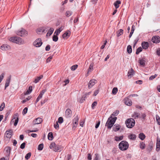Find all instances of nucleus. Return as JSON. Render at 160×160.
Returning a JSON list of instances; mask_svg holds the SVG:
<instances>
[{"label": "nucleus", "instance_id": "nucleus-54", "mask_svg": "<svg viewBox=\"0 0 160 160\" xmlns=\"http://www.w3.org/2000/svg\"><path fill=\"white\" fill-rule=\"evenodd\" d=\"M157 76V75L155 74L154 75L151 76L149 78V80H152L153 79L155 78Z\"/></svg>", "mask_w": 160, "mask_h": 160}, {"label": "nucleus", "instance_id": "nucleus-46", "mask_svg": "<svg viewBox=\"0 0 160 160\" xmlns=\"http://www.w3.org/2000/svg\"><path fill=\"white\" fill-rule=\"evenodd\" d=\"M78 65H73L71 67V69L72 71L75 70L78 68Z\"/></svg>", "mask_w": 160, "mask_h": 160}, {"label": "nucleus", "instance_id": "nucleus-62", "mask_svg": "<svg viewBox=\"0 0 160 160\" xmlns=\"http://www.w3.org/2000/svg\"><path fill=\"white\" fill-rule=\"evenodd\" d=\"M36 130H28V133H29V132H38V129L36 128Z\"/></svg>", "mask_w": 160, "mask_h": 160}, {"label": "nucleus", "instance_id": "nucleus-7", "mask_svg": "<svg viewBox=\"0 0 160 160\" xmlns=\"http://www.w3.org/2000/svg\"><path fill=\"white\" fill-rule=\"evenodd\" d=\"M152 41L154 43H158L160 42V38L158 36H154L152 37Z\"/></svg>", "mask_w": 160, "mask_h": 160}, {"label": "nucleus", "instance_id": "nucleus-10", "mask_svg": "<svg viewBox=\"0 0 160 160\" xmlns=\"http://www.w3.org/2000/svg\"><path fill=\"white\" fill-rule=\"evenodd\" d=\"M97 80L95 79L91 80L88 83V87L89 88H91L97 82Z\"/></svg>", "mask_w": 160, "mask_h": 160}, {"label": "nucleus", "instance_id": "nucleus-42", "mask_svg": "<svg viewBox=\"0 0 160 160\" xmlns=\"http://www.w3.org/2000/svg\"><path fill=\"white\" fill-rule=\"evenodd\" d=\"M152 148L153 146L152 145L149 144L147 148V150L148 152H150L152 150Z\"/></svg>", "mask_w": 160, "mask_h": 160}, {"label": "nucleus", "instance_id": "nucleus-20", "mask_svg": "<svg viewBox=\"0 0 160 160\" xmlns=\"http://www.w3.org/2000/svg\"><path fill=\"white\" fill-rule=\"evenodd\" d=\"M62 150V147L59 145H57L55 148H53V150L55 152H60Z\"/></svg>", "mask_w": 160, "mask_h": 160}, {"label": "nucleus", "instance_id": "nucleus-15", "mask_svg": "<svg viewBox=\"0 0 160 160\" xmlns=\"http://www.w3.org/2000/svg\"><path fill=\"white\" fill-rule=\"evenodd\" d=\"M113 130L116 132L118 131L120 128V126L118 124H113Z\"/></svg>", "mask_w": 160, "mask_h": 160}, {"label": "nucleus", "instance_id": "nucleus-53", "mask_svg": "<svg viewBox=\"0 0 160 160\" xmlns=\"http://www.w3.org/2000/svg\"><path fill=\"white\" fill-rule=\"evenodd\" d=\"M59 124L58 122H56V123L54 124V127L56 129H59Z\"/></svg>", "mask_w": 160, "mask_h": 160}, {"label": "nucleus", "instance_id": "nucleus-5", "mask_svg": "<svg viewBox=\"0 0 160 160\" xmlns=\"http://www.w3.org/2000/svg\"><path fill=\"white\" fill-rule=\"evenodd\" d=\"M16 33L18 35L22 37L27 35L28 32L25 29L22 28L21 30L17 31Z\"/></svg>", "mask_w": 160, "mask_h": 160}, {"label": "nucleus", "instance_id": "nucleus-23", "mask_svg": "<svg viewBox=\"0 0 160 160\" xmlns=\"http://www.w3.org/2000/svg\"><path fill=\"white\" fill-rule=\"evenodd\" d=\"M140 114L137 112H134L133 114L132 115V117L134 118V119H136L139 117Z\"/></svg>", "mask_w": 160, "mask_h": 160}, {"label": "nucleus", "instance_id": "nucleus-6", "mask_svg": "<svg viewBox=\"0 0 160 160\" xmlns=\"http://www.w3.org/2000/svg\"><path fill=\"white\" fill-rule=\"evenodd\" d=\"M42 42L41 38L37 39L33 43V45L36 47H39L42 44Z\"/></svg>", "mask_w": 160, "mask_h": 160}, {"label": "nucleus", "instance_id": "nucleus-59", "mask_svg": "<svg viewBox=\"0 0 160 160\" xmlns=\"http://www.w3.org/2000/svg\"><path fill=\"white\" fill-rule=\"evenodd\" d=\"M50 49V46L49 45H47L45 48V50L46 51H49Z\"/></svg>", "mask_w": 160, "mask_h": 160}, {"label": "nucleus", "instance_id": "nucleus-21", "mask_svg": "<svg viewBox=\"0 0 160 160\" xmlns=\"http://www.w3.org/2000/svg\"><path fill=\"white\" fill-rule=\"evenodd\" d=\"M146 61L145 58L140 59L139 60V62L140 65L141 66H144L145 65Z\"/></svg>", "mask_w": 160, "mask_h": 160}, {"label": "nucleus", "instance_id": "nucleus-31", "mask_svg": "<svg viewBox=\"0 0 160 160\" xmlns=\"http://www.w3.org/2000/svg\"><path fill=\"white\" fill-rule=\"evenodd\" d=\"M61 28H59L58 29H56L54 32V35L58 36L60 33V32L62 31L61 29Z\"/></svg>", "mask_w": 160, "mask_h": 160}, {"label": "nucleus", "instance_id": "nucleus-30", "mask_svg": "<svg viewBox=\"0 0 160 160\" xmlns=\"http://www.w3.org/2000/svg\"><path fill=\"white\" fill-rule=\"evenodd\" d=\"M54 29L53 28H50L48 31L47 33L46 36H50L53 33Z\"/></svg>", "mask_w": 160, "mask_h": 160}, {"label": "nucleus", "instance_id": "nucleus-9", "mask_svg": "<svg viewBox=\"0 0 160 160\" xmlns=\"http://www.w3.org/2000/svg\"><path fill=\"white\" fill-rule=\"evenodd\" d=\"M13 119H15V120L14 122V125L15 126H16L18 123V114H16L15 115H14L12 117V119L11 120V122H13L14 121H13Z\"/></svg>", "mask_w": 160, "mask_h": 160}, {"label": "nucleus", "instance_id": "nucleus-60", "mask_svg": "<svg viewBox=\"0 0 160 160\" xmlns=\"http://www.w3.org/2000/svg\"><path fill=\"white\" fill-rule=\"evenodd\" d=\"M52 56H50L46 60V62L47 63L51 61V60L52 59Z\"/></svg>", "mask_w": 160, "mask_h": 160}, {"label": "nucleus", "instance_id": "nucleus-26", "mask_svg": "<svg viewBox=\"0 0 160 160\" xmlns=\"http://www.w3.org/2000/svg\"><path fill=\"white\" fill-rule=\"evenodd\" d=\"M48 139L49 140H52L53 138V133L52 132H50L48 134Z\"/></svg>", "mask_w": 160, "mask_h": 160}, {"label": "nucleus", "instance_id": "nucleus-63", "mask_svg": "<svg viewBox=\"0 0 160 160\" xmlns=\"http://www.w3.org/2000/svg\"><path fill=\"white\" fill-rule=\"evenodd\" d=\"M48 99L47 98H46L44 100H42L41 101V104L42 105L43 104L45 103L47 101Z\"/></svg>", "mask_w": 160, "mask_h": 160}, {"label": "nucleus", "instance_id": "nucleus-47", "mask_svg": "<svg viewBox=\"0 0 160 160\" xmlns=\"http://www.w3.org/2000/svg\"><path fill=\"white\" fill-rule=\"evenodd\" d=\"M63 122V118L62 117H60L58 119V120L57 122L59 123H62Z\"/></svg>", "mask_w": 160, "mask_h": 160}, {"label": "nucleus", "instance_id": "nucleus-58", "mask_svg": "<svg viewBox=\"0 0 160 160\" xmlns=\"http://www.w3.org/2000/svg\"><path fill=\"white\" fill-rule=\"evenodd\" d=\"M71 155L70 154H68L66 156V159L67 160H69L71 158Z\"/></svg>", "mask_w": 160, "mask_h": 160}, {"label": "nucleus", "instance_id": "nucleus-44", "mask_svg": "<svg viewBox=\"0 0 160 160\" xmlns=\"http://www.w3.org/2000/svg\"><path fill=\"white\" fill-rule=\"evenodd\" d=\"M58 40V37L57 35H54L52 37V40L54 42H57Z\"/></svg>", "mask_w": 160, "mask_h": 160}, {"label": "nucleus", "instance_id": "nucleus-8", "mask_svg": "<svg viewBox=\"0 0 160 160\" xmlns=\"http://www.w3.org/2000/svg\"><path fill=\"white\" fill-rule=\"evenodd\" d=\"M79 119V118L78 117V115H77L72 120L73 123L74 125L73 126V128H76V126L78 125V121Z\"/></svg>", "mask_w": 160, "mask_h": 160}, {"label": "nucleus", "instance_id": "nucleus-50", "mask_svg": "<svg viewBox=\"0 0 160 160\" xmlns=\"http://www.w3.org/2000/svg\"><path fill=\"white\" fill-rule=\"evenodd\" d=\"M94 160H100L99 156L98 153L95 154V157Z\"/></svg>", "mask_w": 160, "mask_h": 160}, {"label": "nucleus", "instance_id": "nucleus-57", "mask_svg": "<svg viewBox=\"0 0 160 160\" xmlns=\"http://www.w3.org/2000/svg\"><path fill=\"white\" fill-rule=\"evenodd\" d=\"M4 74L2 73L0 76V83L2 82L4 77Z\"/></svg>", "mask_w": 160, "mask_h": 160}, {"label": "nucleus", "instance_id": "nucleus-18", "mask_svg": "<svg viewBox=\"0 0 160 160\" xmlns=\"http://www.w3.org/2000/svg\"><path fill=\"white\" fill-rule=\"evenodd\" d=\"M142 46L143 49H146L149 47L148 43L147 42H143L142 43Z\"/></svg>", "mask_w": 160, "mask_h": 160}, {"label": "nucleus", "instance_id": "nucleus-39", "mask_svg": "<svg viewBox=\"0 0 160 160\" xmlns=\"http://www.w3.org/2000/svg\"><path fill=\"white\" fill-rule=\"evenodd\" d=\"M43 148V143H41L38 146V149L39 150L41 151L42 150Z\"/></svg>", "mask_w": 160, "mask_h": 160}, {"label": "nucleus", "instance_id": "nucleus-19", "mask_svg": "<svg viewBox=\"0 0 160 160\" xmlns=\"http://www.w3.org/2000/svg\"><path fill=\"white\" fill-rule=\"evenodd\" d=\"M133 69L132 68L131 70L128 71V78H131L134 75Z\"/></svg>", "mask_w": 160, "mask_h": 160}, {"label": "nucleus", "instance_id": "nucleus-3", "mask_svg": "<svg viewBox=\"0 0 160 160\" xmlns=\"http://www.w3.org/2000/svg\"><path fill=\"white\" fill-rule=\"evenodd\" d=\"M125 123L128 128H132L135 125V121L134 119L132 118L127 119L125 121Z\"/></svg>", "mask_w": 160, "mask_h": 160}, {"label": "nucleus", "instance_id": "nucleus-61", "mask_svg": "<svg viewBox=\"0 0 160 160\" xmlns=\"http://www.w3.org/2000/svg\"><path fill=\"white\" fill-rule=\"evenodd\" d=\"M125 103L127 105L130 106L132 105V102L131 101L128 102L126 101Z\"/></svg>", "mask_w": 160, "mask_h": 160}, {"label": "nucleus", "instance_id": "nucleus-22", "mask_svg": "<svg viewBox=\"0 0 160 160\" xmlns=\"http://www.w3.org/2000/svg\"><path fill=\"white\" fill-rule=\"evenodd\" d=\"M70 34V32L69 33V32H67L62 34V37L64 39H67L69 37Z\"/></svg>", "mask_w": 160, "mask_h": 160}, {"label": "nucleus", "instance_id": "nucleus-48", "mask_svg": "<svg viewBox=\"0 0 160 160\" xmlns=\"http://www.w3.org/2000/svg\"><path fill=\"white\" fill-rule=\"evenodd\" d=\"M5 150L7 153H10L11 150V148L10 147H7L5 148Z\"/></svg>", "mask_w": 160, "mask_h": 160}, {"label": "nucleus", "instance_id": "nucleus-64", "mask_svg": "<svg viewBox=\"0 0 160 160\" xmlns=\"http://www.w3.org/2000/svg\"><path fill=\"white\" fill-rule=\"evenodd\" d=\"M156 53L158 56H160V48H158L157 49Z\"/></svg>", "mask_w": 160, "mask_h": 160}, {"label": "nucleus", "instance_id": "nucleus-14", "mask_svg": "<svg viewBox=\"0 0 160 160\" xmlns=\"http://www.w3.org/2000/svg\"><path fill=\"white\" fill-rule=\"evenodd\" d=\"M10 48V46L7 44H3L1 47V49L2 50L7 51Z\"/></svg>", "mask_w": 160, "mask_h": 160}, {"label": "nucleus", "instance_id": "nucleus-4", "mask_svg": "<svg viewBox=\"0 0 160 160\" xmlns=\"http://www.w3.org/2000/svg\"><path fill=\"white\" fill-rule=\"evenodd\" d=\"M9 40L13 42L18 44H21L23 42L22 39L18 37H13L10 38Z\"/></svg>", "mask_w": 160, "mask_h": 160}, {"label": "nucleus", "instance_id": "nucleus-49", "mask_svg": "<svg viewBox=\"0 0 160 160\" xmlns=\"http://www.w3.org/2000/svg\"><path fill=\"white\" fill-rule=\"evenodd\" d=\"M57 145L54 142L52 143L49 146L50 148L52 149V148H55Z\"/></svg>", "mask_w": 160, "mask_h": 160}, {"label": "nucleus", "instance_id": "nucleus-38", "mask_svg": "<svg viewBox=\"0 0 160 160\" xmlns=\"http://www.w3.org/2000/svg\"><path fill=\"white\" fill-rule=\"evenodd\" d=\"M142 50V49L141 47L138 48L136 50V54H138Z\"/></svg>", "mask_w": 160, "mask_h": 160}, {"label": "nucleus", "instance_id": "nucleus-37", "mask_svg": "<svg viewBox=\"0 0 160 160\" xmlns=\"http://www.w3.org/2000/svg\"><path fill=\"white\" fill-rule=\"evenodd\" d=\"M156 118L158 124L160 125V117L158 115H156Z\"/></svg>", "mask_w": 160, "mask_h": 160}, {"label": "nucleus", "instance_id": "nucleus-32", "mask_svg": "<svg viewBox=\"0 0 160 160\" xmlns=\"http://www.w3.org/2000/svg\"><path fill=\"white\" fill-rule=\"evenodd\" d=\"M127 51L129 54H130L132 52V46L130 45H128L127 47Z\"/></svg>", "mask_w": 160, "mask_h": 160}, {"label": "nucleus", "instance_id": "nucleus-28", "mask_svg": "<svg viewBox=\"0 0 160 160\" xmlns=\"http://www.w3.org/2000/svg\"><path fill=\"white\" fill-rule=\"evenodd\" d=\"M138 137L141 140H143L146 137L143 133L141 132L139 134Z\"/></svg>", "mask_w": 160, "mask_h": 160}, {"label": "nucleus", "instance_id": "nucleus-56", "mask_svg": "<svg viewBox=\"0 0 160 160\" xmlns=\"http://www.w3.org/2000/svg\"><path fill=\"white\" fill-rule=\"evenodd\" d=\"M90 93V92H89L88 93H86L82 96V98L85 99V98H87V95H89Z\"/></svg>", "mask_w": 160, "mask_h": 160}, {"label": "nucleus", "instance_id": "nucleus-11", "mask_svg": "<svg viewBox=\"0 0 160 160\" xmlns=\"http://www.w3.org/2000/svg\"><path fill=\"white\" fill-rule=\"evenodd\" d=\"M42 121L41 118H38L33 121V124H38L40 123Z\"/></svg>", "mask_w": 160, "mask_h": 160}, {"label": "nucleus", "instance_id": "nucleus-13", "mask_svg": "<svg viewBox=\"0 0 160 160\" xmlns=\"http://www.w3.org/2000/svg\"><path fill=\"white\" fill-rule=\"evenodd\" d=\"M72 113L71 110L69 108L67 109L65 111V114L67 118H69L71 117Z\"/></svg>", "mask_w": 160, "mask_h": 160}, {"label": "nucleus", "instance_id": "nucleus-45", "mask_svg": "<svg viewBox=\"0 0 160 160\" xmlns=\"http://www.w3.org/2000/svg\"><path fill=\"white\" fill-rule=\"evenodd\" d=\"M145 147V144L143 142H142L140 143V148L142 149H144Z\"/></svg>", "mask_w": 160, "mask_h": 160}, {"label": "nucleus", "instance_id": "nucleus-35", "mask_svg": "<svg viewBox=\"0 0 160 160\" xmlns=\"http://www.w3.org/2000/svg\"><path fill=\"white\" fill-rule=\"evenodd\" d=\"M42 77H43L42 75H41L39 77H37V78L35 79L34 82L35 83H37L38 82H39V81L41 78H42Z\"/></svg>", "mask_w": 160, "mask_h": 160}, {"label": "nucleus", "instance_id": "nucleus-2", "mask_svg": "<svg viewBox=\"0 0 160 160\" xmlns=\"http://www.w3.org/2000/svg\"><path fill=\"white\" fill-rule=\"evenodd\" d=\"M118 147L120 150L125 151L128 148L129 144L126 141H122L119 144Z\"/></svg>", "mask_w": 160, "mask_h": 160}, {"label": "nucleus", "instance_id": "nucleus-1", "mask_svg": "<svg viewBox=\"0 0 160 160\" xmlns=\"http://www.w3.org/2000/svg\"><path fill=\"white\" fill-rule=\"evenodd\" d=\"M119 113V111L116 110L113 112L110 117L108 118L105 124V126L107 127L108 129H110L115 123L117 119L116 117L112 118V116H117Z\"/></svg>", "mask_w": 160, "mask_h": 160}, {"label": "nucleus", "instance_id": "nucleus-41", "mask_svg": "<svg viewBox=\"0 0 160 160\" xmlns=\"http://www.w3.org/2000/svg\"><path fill=\"white\" fill-rule=\"evenodd\" d=\"M118 91V89L117 88H114L112 91V94L115 95L116 94Z\"/></svg>", "mask_w": 160, "mask_h": 160}, {"label": "nucleus", "instance_id": "nucleus-40", "mask_svg": "<svg viewBox=\"0 0 160 160\" xmlns=\"http://www.w3.org/2000/svg\"><path fill=\"white\" fill-rule=\"evenodd\" d=\"M5 107V104L4 102H3L1 104L0 106V112L2 111Z\"/></svg>", "mask_w": 160, "mask_h": 160}, {"label": "nucleus", "instance_id": "nucleus-36", "mask_svg": "<svg viewBox=\"0 0 160 160\" xmlns=\"http://www.w3.org/2000/svg\"><path fill=\"white\" fill-rule=\"evenodd\" d=\"M93 65L92 64H91L90 65V66H89V68L88 69V73L87 74H88L90 72H92V71L93 70Z\"/></svg>", "mask_w": 160, "mask_h": 160}, {"label": "nucleus", "instance_id": "nucleus-52", "mask_svg": "<svg viewBox=\"0 0 160 160\" xmlns=\"http://www.w3.org/2000/svg\"><path fill=\"white\" fill-rule=\"evenodd\" d=\"M97 104V102L96 101L94 102L92 105V109H94L95 106H96Z\"/></svg>", "mask_w": 160, "mask_h": 160}, {"label": "nucleus", "instance_id": "nucleus-25", "mask_svg": "<svg viewBox=\"0 0 160 160\" xmlns=\"http://www.w3.org/2000/svg\"><path fill=\"white\" fill-rule=\"evenodd\" d=\"M123 30L122 29H119L117 31V36L118 37H119L120 35L123 34Z\"/></svg>", "mask_w": 160, "mask_h": 160}, {"label": "nucleus", "instance_id": "nucleus-33", "mask_svg": "<svg viewBox=\"0 0 160 160\" xmlns=\"http://www.w3.org/2000/svg\"><path fill=\"white\" fill-rule=\"evenodd\" d=\"M32 91V87L31 86H29L28 90L25 93V95H27L28 94H29L31 93Z\"/></svg>", "mask_w": 160, "mask_h": 160}, {"label": "nucleus", "instance_id": "nucleus-43", "mask_svg": "<svg viewBox=\"0 0 160 160\" xmlns=\"http://www.w3.org/2000/svg\"><path fill=\"white\" fill-rule=\"evenodd\" d=\"M31 155V152H28L25 156V158L27 160L28 159L30 158Z\"/></svg>", "mask_w": 160, "mask_h": 160}, {"label": "nucleus", "instance_id": "nucleus-12", "mask_svg": "<svg viewBox=\"0 0 160 160\" xmlns=\"http://www.w3.org/2000/svg\"><path fill=\"white\" fill-rule=\"evenodd\" d=\"M12 136V131L10 130L9 131H7L5 133V137L8 139H10Z\"/></svg>", "mask_w": 160, "mask_h": 160}, {"label": "nucleus", "instance_id": "nucleus-55", "mask_svg": "<svg viewBox=\"0 0 160 160\" xmlns=\"http://www.w3.org/2000/svg\"><path fill=\"white\" fill-rule=\"evenodd\" d=\"M26 144L25 142H23L21 145L20 148L22 149H24L25 148Z\"/></svg>", "mask_w": 160, "mask_h": 160}, {"label": "nucleus", "instance_id": "nucleus-17", "mask_svg": "<svg viewBox=\"0 0 160 160\" xmlns=\"http://www.w3.org/2000/svg\"><path fill=\"white\" fill-rule=\"evenodd\" d=\"M160 149V139L158 137L157 138L156 150L158 152Z\"/></svg>", "mask_w": 160, "mask_h": 160}, {"label": "nucleus", "instance_id": "nucleus-29", "mask_svg": "<svg viewBox=\"0 0 160 160\" xmlns=\"http://www.w3.org/2000/svg\"><path fill=\"white\" fill-rule=\"evenodd\" d=\"M123 135L120 136L119 137L115 136V140L117 141H120L122 140L123 139Z\"/></svg>", "mask_w": 160, "mask_h": 160}, {"label": "nucleus", "instance_id": "nucleus-27", "mask_svg": "<svg viewBox=\"0 0 160 160\" xmlns=\"http://www.w3.org/2000/svg\"><path fill=\"white\" fill-rule=\"evenodd\" d=\"M121 2L119 0H117L114 3V6L117 9L118 8L119 6V4H121Z\"/></svg>", "mask_w": 160, "mask_h": 160}, {"label": "nucleus", "instance_id": "nucleus-16", "mask_svg": "<svg viewBox=\"0 0 160 160\" xmlns=\"http://www.w3.org/2000/svg\"><path fill=\"white\" fill-rule=\"evenodd\" d=\"M11 79V76H10L6 79L5 85V89L6 88L8 87L10 84V80Z\"/></svg>", "mask_w": 160, "mask_h": 160}, {"label": "nucleus", "instance_id": "nucleus-24", "mask_svg": "<svg viewBox=\"0 0 160 160\" xmlns=\"http://www.w3.org/2000/svg\"><path fill=\"white\" fill-rule=\"evenodd\" d=\"M136 136L133 134H131L128 136V138L132 140H134L136 138Z\"/></svg>", "mask_w": 160, "mask_h": 160}, {"label": "nucleus", "instance_id": "nucleus-51", "mask_svg": "<svg viewBox=\"0 0 160 160\" xmlns=\"http://www.w3.org/2000/svg\"><path fill=\"white\" fill-rule=\"evenodd\" d=\"M28 110V108L27 107L25 108L24 109L22 112V114H23V115L27 113Z\"/></svg>", "mask_w": 160, "mask_h": 160}, {"label": "nucleus", "instance_id": "nucleus-34", "mask_svg": "<svg viewBox=\"0 0 160 160\" xmlns=\"http://www.w3.org/2000/svg\"><path fill=\"white\" fill-rule=\"evenodd\" d=\"M72 13V12L71 11H68L65 13L66 16L67 17H69Z\"/></svg>", "mask_w": 160, "mask_h": 160}]
</instances>
